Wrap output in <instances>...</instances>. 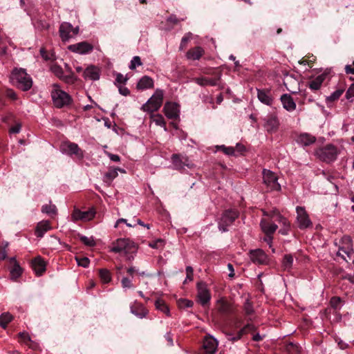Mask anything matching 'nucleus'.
<instances>
[{"label": "nucleus", "mask_w": 354, "mask_h": 354, "mask_svg": "<svg viewBox=\"0 0 354 354\" xmlns=\"http://www.w3.org/2000/svg\"><path fill=\"white\" fill-rule=\"evenodd\" d=\"M10 78L13 84L22 91H28L32 86L31 77L23 68L14 69Z\"/></svg>", "instance_id": "f257e3e1"}, {"label": "nucleus", "mask_w": 354, "mask_h": 354, "mask_svg": "<svg viewBox=\"0 0 354 354\" xmlns=\"http://www.w3.org/2000/svg\"><path fill=\"white\" fill-rule=\"evenodd\" d=\"M339 153V150L332 144L319 148L315 151V155L320 160L328 163L335 161Z\"/></svg>", "instance_id": "f03ea898"}, {"label": "nucleus", "mask_w": 354, "mask_h": 354, "mask_svg": "<svg viewBox=\"0 0 354 354\" xmlns=\"http://www.w3.org/2000/svg\"><path fill=\"white\" fill-rule=\"evenodd\" d=\"M164 93L161 89H156L153 95L145 103L141 109L143 111L153 113L157 111L163 102Z\"/></svg>", "instance_id": "7ed1b4c3"}, {"label": "nucleus", "mask_w": 354, "mask_h": 354, "mask_svg": "<svg viewBox=\"0 0 354 354\" xmlns=\"http://www.w3.org/2000/svg\"><path fill=\"white\" fill-rule=\"evenodd\" d=\"M136 251V243L129 239H118L112 246V252L122 253L125 255L135 253Z\"/></svg>", "instance_id": "20e7f679"}, {"label": "nucleus", "mask_w": 354, "mask_h": 354, "mask_svg": "<svg viewBox=\"0 0 354 354\" xmlns=\"http://www.w3.org/2000/svg\"><path fill=\"white\" fill-rule=\"evenodd\" d=\"M51 96L55 106L57 108L69 104L71 100L70 95L61 90L57 84L53 85Z\"/></svg>", "instance_id": "39448f33"}, {"label": "nucleus", "mask_w": 354, "mask_h": 354, "mask_svg": "<svg viewBox=\"0 0 354 354\" xmlns=\"http://www.w3.org/2000/svg\"><path fill=\"white\" fill-rule=\"evenodd\" d=\"M353 253V241L350 236H344L340 241V245L337 252V257L348 261L347 257L351 259V255Z\"/></svg>", "instance_id": "423d86ee"}, {"label": "nucleus", "mask_w": 354, "mask_h": 354, "mask_svg": "<svg viewBox=\"0 0 354 354\" xmlns=\"http://www.w3.org/2000/svg\"><path fill=\"white\" fill-rule=\"evenodd\" d=\"M238 216L239 212L235 209H227L225 211L218 221L219 230L222 232H227L228 227L234 223Z\"/></svg>", "instance_id": "0eeeda50"}, {"label": "nucleus", "mask_w": 354, "mask_h": 354, "mask_svg": "<svg viewBox=\"0 0 354 354\" xmlns=\"http://www.w3.org/2000/svg\"><path fill=\"white\" fill-rule=\"evenodd\" d=\"M74 24L75 26L72 24H61L59 32L62 41L66 42L79 33V26Z\"/></svg>", "instance_id": "6e6552de"}, {"label": "nucleus", "mask_w": 354, "mask_h": 354, "mask_svg": "<svg viewBox=\"0 0 354 354\" xmlns=\"http://www.w3.org/2000/svg\"><path fill=\"white\" fill-rule=\"evenodd\" d=\"M196 289L198 302L203 306L208 304L211 299V293L207 283L203 281L198 282Z\"/></svg>", "instance_id": "1a4fd4ad"}, {"label": "nucleus", "mask_w": 354, "mask_h": 354, "mask_svg": "<svg viewBox=\"0 0 354 354\" xmlns=\"http://www.w3.org/2000/svg\"><path fill=\"white\" fill-rule=\"evenodd\" d=\"M95 215V211L93 208H91L86 211H82L78 208H74L71 214V221L73 222H87L92 220Z\"/></svg>", "instance_id": "9d476101"}, {"label": "nucleus", "mask_w": 354, "mask_h": 354, "mask_svg": "<svg viewBox=\"0 0 354 354\" xmlns=\"http://www.w3.org/2000/svg\"><path fill=\"white\" fill-rule=\"evenodd\" d=\"M297 221L298 227L300 229H306L313 225V223L304 207L297 206L296 207Z\"/></svg>", "instance_id": "9b49d317"}, {"label": "nucleus", "mask_w": 354, "mask_h": 354, "mask_svg": "<svg viewBox=\"0 0 354 354\" xmlns=\"http://www.w3.org/2000/svg\"><path fill=\"white\" fill-rule=\"evenodd\" d=\"M263 178L264 183L271 189L279 191L281 186L277 182V177L275 174L270 170L263 171Z\"/></svg>", "instance_id": "f8f14e48"}, {"label": "nucleus", "mask_w": 354, "mask_h": 354, "mask_svg": "<svg viewBox=\"0 0 354 354\" xmlns=\"http://www.w3.org/2000/svg\"><path fill=\"white\" fill-rule=\"evenodd\" d=\"M263 120L264 121L263 127L268 133H274L278 130L279 121L275 114H268Z\"/></svg>", "instance_id": "ddd939ff"}, {"label": "nucleus", "mask_w": 354, "mask_h": 354, "mask_svg": "<svg viewBox=\"0 0 354 354\" xmlns=\"http://www.w3.org/2000/svg\"><path fill=\"white\" fill-rule=\"evenodd\" d=\"M68 49L73 53L85 55L91 53L93 50V46L87 41H82L70 45Z\"/></svg>", "instance_id": "4468645a"}, {"label": "nucleus", "mask_w": 354, "mask_h": 354, "mask_svg": "<svg viewBox=\"0 0 354 354\" xmlns=\"http://www.w3.org/2000/svg\"><path fill=\"white\" fill-rule=\"evenodd\" d=\"M216 308L218 311L223 315H230L234 313L233 305L224 299L218 300Z\"/></svg>", "instance_id": "2eb2a0df"}, {"label": "nucleus", "mask_w": 354, "mask_h": 354, "mask_svg": "<svg viewBox=\"0 0 354 354\" xmlns=\"http://www.w3.org/2000/svg\"><path fill=\"white\" fill-rule=\"evenodd\" d=\"M250 258L256 264H266L268 262L267 254L261 249L251 250L250 252Z\"/></svg>", "instance_id": "dca6fc26"}, {"label": "nucleus", "mask_w": 354, "mask_h": 354, "mask_svg": "<svg viewBox=\"0 0 354 354\" xmlns=\"http://www.w3.org/2000/svg\"><path fill=\"white\" fill-rule=\"evenodd\" d=\"M218 347V342L212 337H205L203 341V354H214Z\"/></svg>", "instance_id": "f3484780"}, {"label": "nucleus", "mask_w": 354, "mask_h": 354, "mask_svg": "<svg viewBox=\"0 0 354 354\" xmlns=\"http://www.w3.org/2000/svg\"><path fill=\"white\" fill-rule=\"evenodd\" d=\"M171 160L176 169H182L185 166L188 167H192V165L190 164L188 158L186 156H181L180 154H173L171 156Z\"/></svg>", "instance_id": "a211bd4d"}, {"label": "nucleus", "mask_w": 354, "mask_h": 354, "mask_svg": "<svg viewBox=\"0 0 354 354\" xmlns=\"http://www.w3.org/2000/svg\"><path fill=\"white\" fill-rule=\"evenodd\" d=\"M83 76L86 80H97L100 77V70L95 66L90 65L84 71Z\"/></svg>", "instance_id": "6ab92c4d"}, {"label": "nucleus", "mask_w": 354, "mask_h": 354, "mask_svg": "<svg viewBox=\"0 0 354 354\" xmlns=\"http://www.w3.org/2000/svg\"><path fill=\"white\" fill-rule=\"evenodd\" d=\"M163 111L169 119H176L178 117V106L174 102H166L165 104Z\"/></svg>", "instance_id": "aec40b11"}, {"label": "nucleus", "mask_w": 354, "mask_h": 354, "mask_svg": "<svg viewBox=\"0 0 354 354\" xmlns=\"http://www.w3.org/2000/svg\"><path fill=\"white\" fill-rule=\"evenodd\" d=\"M258 100L263 104L271 106L274 98L271 95L270 89L257 88Z\"/></svg>", "instance_id": "412c9836"}, {"label": "nucleus", "mask_w": 354, "mask_h": 354, "mask_svg": "<svg viewBox=\"0 0 354 354\" xmlns=\"http://www.w3.org/2000/svg\"><path fill=\"white\" fill-rule=\"evenodd\" d=\"M221 73H219L214 78H209L206 77H198L194 79V82L201 86H214L218 85V81L221 79Z\"/></svg>", "instance_id": "4be33fe9"}, {"label": "nucleus", "mask_w": 354, "mask_h": 354, "mask_svg": "<svg viewBox=\"0 0 354 354\" xmlns=\"http://www.w3.org/2000/svg\"><path fill=\"white\" fill-rule=\"evenodd\" d=\"M261 227L263 232L268 236L267 241H271L272 237L270 235L274 233L277 229V225L273 223H270L265 219H262L260 223Z\"/></svg>", "instance_id": "5701e85b"}, {"label": "nucleus", "mask_w": 354, "mask_h": 354, "mask_svg": "<svg viewBox=\"0 0 354 354\" xmlns=\"http://www.w3.org/2000/svg\"><path fill=\"white\" fill-rule=\"evenodd\" d=\"M62 149L70 155L75 154L78 158L83 157V153L78 145L73 142H67L62 146Z\"/></svg>", "instance_id": "b1692460"}, {"label": "nucleus", "mask_w": 354, "mask_h": 354, "mask_svg": "<svg viewBox=\"0 0 354 354\" xmlns=\"http://www.w3.org/2000/svg\"><path fill=\"white\" fill-rule=\"evenodd\" d=\"M281 101L283 104V107L288 111H293L296 109V103L290 95H282L281 96Z\"/></svg>", "instance_id": "393cba45"}, {"label": "nucleus", "mask_w": 354, "mask_h": 354, "mask_svg": "<svg viewBox=\"0 0 354 354\" xmlns=\"http://www.w3.org/2000/svg\"><path fill=\"white\" fill-rule=\"evenodd\" d=\"M255 329L256 328L254 324H248L238 332L236 336H233L232 334H227V339L232 342L236 341L241 339L244 334L250 331H254Z\"/></svg>", "instance_id": "a878e982"}, {"label": "nucleus", "mask_w": 354, "mask_h": 354, "mask_svg": "<svg viewBox=\"0 0 354 354\" xmlns=\"http://www.w3.org/2000/svg\"><path fill=\"white\" fill-rule=\"evenodd\" d=\"M131 312L139 318L145 317L148 314V310L144 307V306L138 302H134L131 306Z\"/></svg>", "instance_id": "bb28decb"}, {"label": "nucleus", "mask_w": 354, "mask_h": 354, "mask_svg": "<svg viewBox=\"0 0 354 354\" xmlns=\"http://www.w3.org/2000/svg\"><path fill=\"white\" fill-rule=\"evenodd\" d=\"M205 53L203 48L196 46L189 49L187 53L186 57L188 59L198 60Z\"/></svg>", "instance_id": "cd10ccee"}, {"label": "nucleus", "mask_w": 354, "mask_h": 354, "mask_svg": "<svg viewBox=\"0 0 354 354\" xmlns=\"http://www.w3.org/2000/svg\"><path fill=\"white\" fill-rule=\"evenodd\" d=\"M32 267L37 275H41L46 270V263L39 257L32 261Z\"/></svg>", "instance_id": "c85d7f7f"}, {"label": "nucleus", "mask_w": 354, "mask_h": 354, "mask_svg": "<svg viewBox=\"0 0 354 354\" xmlns=\"http://www.w3.org/2000/svg\"><path fill=\"white\" fill-rule=\"evenodd\" d=\"M50 230H51L50 222L48 221H41L37 225L35 234L37 237L41 238Z\"/></svg>", "instance_id": "c756f323"}, {"label": "nucleus", "mask_w": 354, "mask_h": 354, "mask_svg": "<svg viewBox=\"0 0 354 354\" xmlns=\"http://www.w3.org/2000/svg\"><path fill=\"white\" fill-rule=\"evenodd\" d=\"M153 87V80L147 75L143 76L138 82L136 88L138 90H145Z\"/></svg>", "instance_id": "7c9ffc66"}, {"label": "nucleus", "mask_w": 354, "mask_h": 354, "mask_svg": "<svg viewBox=\"0 0 354 354\" xmlns=\"http://www.w3.org/2000/svg\"><path fill=\"white\" fill-rule=\"evenodd\" d=\"M297 142L304 146L310 145L316 141V138L309 133H301L297 140Z\"/></svg>", "instance_id": "2f4dec72"}, {"label": "nucleus", "mask_w": 354, "mask_h": 354, "mask_svg": "<svg viewBox=\"0 0 354 354\" xmlns=\"http://www.w3.org/2000/svg\"><path fill=\"white\" fill-rule=\"evenodd\" d=\"M326 77V75L324 73H322L318 76H317L314 80H311L309 84V88L311 90L317 91L319 90L325 80Z\"/></svg>", "instance_id": "473e14b6"}, {"label": "nucleus", "mask_w": 354, "mask_h": 354, "mask_svg": "<svg viewBox=\"0 0 354 354\" xmlns=\"http://www.w3.org/2000/svg\"><path fill=\"white\" fill-rule=\"evenodd\" d=\"M10 261L13 264L12 268L10 270V275L12 279H15L21 276L22 273V269L19 266V263L17 262L15 257H12L10 259Z\"/></svg>", "instance_id": "72a5a7b5"}, {"label": "nucleus", "mask_w": 354, "mask_h": 354, "mask_svg": "<svg viewBox=\"0 0 354 354\" xmlns=\"http://www.w3.org/2000/svg\"><path fill=\"white\" fill-rule=\"evenodd\" d=\"M99 277L102 283L106 284L111 281V273L105 268L99 270Z\"/></svg>", "instance_id": "f704fd0d"}, {"label": "nucleus", "mask_w": 354, "mask_h": 354, "mask_svg": "<svg viewBox=\"0 0 354 354\" xmlns=\"http://www.w3.org/2000/svg\"><path fill=\"white\" fill-rule=\"evenodd\" d=\"M13 317L9 313H3L0 315V326L6 328L7 325L12 320Z\"/></svg>", "instance_id": "c9c22d12"}, {"label": "nucleus", "mask_w": 354, "mask_h": 354, "mask_svg": "<svg viewBox=\"0 0 354 354\" xmlns=\"http://www.w3.org/2000/svg\"><path fill=\"white\" fill-rule=\"evenodd\" d=\"M41 212L50 216H55L57 214V207L52 204L45 205L42 206Z\"/></svg>", "instance_id": "e433bc0d"}, {"label": "nucleus", "mask_w": 354, "mask_h": 354, "mask_svg": "<svg viewBox=\"0 0 354 354\" xmlns=\"http://www.w3.org/2000/svg\"><path fill=\"white\" fill-rule=\"evenodd\" d=\"M293 263V257L292 254H286L283 257V261H282V266L284 270H289Z\"/></svg>", "instance_id": "4c0bfd02"}, {"label": "nucleus", "mask_w": 354, "mask_h": 354, "mask_svg": "<svg viewBox=\"0 0 354 354\" xmlns=\"http://www.w3.org/2000/svg\"><path fill=\"white\" fill-rule=\"evenodd\" d=\"M151 118L152 119L153 122L156 123V125L165 128V129H166V122L162 115H151Z\"/></svg>", "instance_id": "58836bf2"}, {"label": "nucleus", "mask_w": 354, "mask_h": 354, "mask_svg": "<svg viewBox=\"0 0 354 354\" xmlns=\"http://www.w3.org/2000/svg\"><path fill=\"white\" fill-rule=\"evenodd\" d=\"M155 306L157 309L162 311L165 313L167 315H169V310L168 306L166 305L165 301L161 299H158L156 301Z\"/></svg>", "instance_id": "ea45409f"}, {"label": "nucleus", "mask_w": 354, "mask_h": 354, "mask_svg": "<svg viewBox=\"0 0 354 354\" xmlns=\"http://www.w3.org/2000/svg\"><path fill=\"white\" fill-rule=\"evenodd\" d=\"M286 351L288 354H300L301 350L298 345L289 343L286 345Z\"/></svg>", "instance_id": "a19ab883"}, {"label": "nucleus", "mask_w": 354, "mask_h": 354, "mask_svg": "<svg viewBox=\"0 0 354 354\" xmlns=\"http://www.w3.org/2000/svg\"><path fill=\"white\" fill-rule=\"evenodd\" d=\"M80 241L86 245L93 247L95 245V241L93 237H87L86 236L80 235Z\"/></svg>", "instance_id": "79ce46f5"}, {"label": "nucleus", "mask_w": 354, "mask_h": 354, "mask_svg": "<svg viewBox=\"0 0 354 354\" xmlns=\"http://www.w3.org/2000/svg\"><path fill=\"white\" fill-rule=\"evenodd\" d=\"M194 302L187 299H180L178 300V305L180 308H190L193 306Z\"/></svg>", "instance_id": "37998d69"}, {"label": "nucleus", "mask_w": 354, "mask_h": 354, "mask_svg": "<svg viewBox=\"0 0 354 354\" xmlns=\"http://www.w3.org/2000/svg\"><path fill=\"white\" fill-rule=\"evenodd\" d=\"M218 149H221L226 155L236 156L235 153V149L232 147H225V145H221L218 147Z\"/></svg>", "instance_id": "c03bdc74"}, {"label": "nucleus", "mask_w": 354, "mask_h": 354, "mask_svg": "<svg viewBox=\"0 0 354 354\" xmlns=\"http://www.w3.org/2000/svg\"><path fill=\"white\" fill-rule=\"evenodd\" d=\"M51 71L59 79L63 77L64 71L61 66L57 64H53L50 67Z\"/></svg>", "instance_id": "a18cd8bd"}, {"label": "nucleus", "mask_w": 354, "mask_h": 354, "mask_svg": "<svg viewBox=\"0 0 354 354\" xmlns=\"http://www.w3.org/2000/svg\"><path fill=\"white\" fill-rule=\"evenodd\" d=\"M243 309H244L245 313L247 315H252L254 313L252 304L250 301L249 299L245 300L244 305H243Z\"/></svg>", "instance_id": "49530a36"}, {"label": "nucleus", "mask_w": 354, "mask_h": 354, "mask_svg": "<svg viewBox=\"0 0 354 354\" xmlns=\"http://www.w3.org/2000/svg\"><path fill=\"white\" fill-rule=\"evenodd\" d=\"M142 64L140 57L139 56H134L131 61L129 68L131 70H134L136 66H141Z\"/></svg>", "instance_id": "de8ad7c7"}, {"label": "nucleus", "mask_w": 354, "mask_h": 354, "mask_svg": "<svg viewBox=\"0 0 354 354\" xmlns=\"http://www.w3.org/2000/svg\"><path fill=\"white\" fill-rule=\"evenodd\" d=\"M75 260H76L78 266H82L83 268H87L90 263L89 259L87 257H76Z\"/></svg>", "instance_id": "09e8293b"}, {"label": "nucleus", "mask_w": 354, "mask_h": 354, "mask_svg": "<svg viewBox=\"0 0 354 354\" xmlns=\"http://www.w3.org/2000/svg\"><path fill=\"white\" fill-rule=\"evenodd\" d=\"M342 303V299L338 297H333L331 298L330 301V304L332 308L335 309H339L340 308V304Z\"/></svg>", "instance_id": "8fccbe9b"}, {"label": "nucleus", "mask_w": 354, "mask_h": 354, "mask_svg": "<svg viewBox=\"0 0 354 354\" xmlns=\"http://www.w3.org/2000/svg\"><path fill=\"white\" fill-rule=\"evenodd\" d=\"M128 80V78L127 77H124L123 75L120 73H118L116 76L115 82L114 83L116 86L121 85V84H125L127 81Z\"/></svg>", "instance_id": "3c124183"}, {"label": "nucleus", "mask_w": 354, "mask_h": 354, "mask_svg": "<svg viewBox=\"0 0 354 354\" xmlns=\"http://www.w3.org/2000/svg\"><path fill=\"white\" fill-rule=\"evenodd\" d=\"M343 93V90L338 89L334 91L328 97V99L330 101H335L337 100Z\"/></svg>", "instance_id": "603ef678"}, {"label": "nucleus", "mask_w": 354, "mask_h": 354, "mask_svg": "<svg viewBox=\"0 0 354 354\" xmlns=\"http://www.w3.org/2000/svg\"><path fill=\"white\" fill-rule=\"evenodd\" d=\"M118 88L119 93L124 95L127 96L129 95L130 91L127 87L125 86V84H120L117 86Z\"/></svg>", "instance_id": "864d4df0"}, {"label": "nucleus", "mask_w": 354, "mask_h": 354, "mask_svg": "<svg viewBox=\"0 0 354 354\" xmlns=\"http://www.w3.org/2000/svg\"><path fill=\"white\" fill-rule=\"evenodd\" d=\"M346 97L348 100H351V101L354 98V83L352 84L350 86V87L348 88V89L347 90L346 93Z\"/></svg>", "instance_id": "5fc2aeb1"}, {"label": "nucleus", "mask_w": 354, "mask_h": 354, "mask_svg": "<svg viewBox=\"0 0 354 354\" xmlns=\"http://www.w3.org/2000/svg\"><path fill=\"white\" fill-rule=\"evenodd\" d=\"M19 337L21 341L25 344H28V342H30V337L28 333L21 332L19 333Z\"/></svg>", "instance_id": "6e6d98bb"}, {"label": "nucleus", "mask_w": 354, "mask_h": 354, "mask_svg": "<svg viewBox=\"0 0 354 354\" xmlns=\"http://www.w3.org/2000/svg\"><path fill=\"white\" fill-rule=\"evenodd\" d=\"M8 243H6L4 246L0 248V261L4 260L7 257L6 248Z\"/></svg>", "instance_id": "4d7b16f0"}, {"label": "nucleus", "mask_w": 354, "mask_h": 354, "mask_svg": "<svg viewBox=\"0 0 354 354\" xmlns=\"http://www.w3.org/2000/svg\"><path fill=\"white\" fill-rule=\"evenodd\" d=\"M193 272H194V270H193L192 267L187 266V268H186L187 277H186V279L184 283H185L187 280H189V281L193 280Z\"/></svg>", "instance_id": "13d9d810"}, {"label": "nucleus", "mask_w": 354, "mask_h": 354, "mask_svg": "<svg viewBox=\"0 0 354 354\" xmlns=\"http://www.w3.org/2000/svg\"><path fill=\"white\" fill-rule=\"evenodd\" d=\"M40 54L45 60H50L53 59V55H48L44 48H41Z\"/></svg>", "instance_id": "bf43d9fd"}, {"label": "nucleus", "mask_w": 354, "mask_h": 354, "mask_svg": "<svg viewBox=\"0 0 354 354\" xmlns=\"http://www.w3.org/2000/svg\"><path fill=\"white\" fill-rule=\"evenodd\" d=\"M277 221L279 223H282L287 228L289 227V223H288V220L285 217L281 216L280 214H277Z\"/></svg>", "instance_id": "052dcab7"}, {"label": "nucleus", "mask_w": 354, "mask_h": 354, "mask_svg": "<svg viewBox=\"0 0 354 354\" xmlns=\"http://www.w3.org/2000/svg\"><path fill=\"white\" fill-rule=\"evenodd\" d=\"M6 95L12 100H15L17 98L16 93L12 89H7L6 91Z\"/></svg>", "instance_id": "680f3d73"}, {"label": "nucleus", "mask_w": 354, "mask_h": 354, "mask_svg": "<svg viewBox=\"0 0 354 354\" xmlns=\"http://www.w3.org/2000/svg\"><path fill=\"white\" fill-rule=\"evenodd\" d=\"M61 80H62L63 81H64L65 82H66L68 84H73L75 81V78L73 75H63V77L61 78Z\"/></svg>", "instance_id": "e2e57ef3"}, {"label": "nucleus", "mask_w": 354, "mask_h": 354, "mask_svg": "<svg viewBox=\"0 0 354 354\" xmlns=\"http://www.w3.org/2000/svg\"><path fill=\"white\" fill-rule=\"evenodd\" d=\"M118 171H120L122 174H126V171L124 169L121 168H112V179L115 178L118 176Z\"/></svg>", "instance_id": "0e129e2a"}, {"label": "nucleus", "mask_w": 354, "mask_h": 354, "mask_svg": "<svg viewBox=\"0 0 354 354\" xmlns=\"http://www.w3.org/2000/svg\"><path fill=\"white\" fill-rule=\"evenodd\" d=\"M122 284L124 288H131L132 287L131 281L127 277H124L122 279Z\"/></svg>", "instance_id": "69168bd1"}, {"label": "nucleus", "mask_w": 354, "mask_h": 354, "mask_svg": "<svg viewBox=\"0 0 354 354\" xmlns=\"http://www.w3.org/2000/svg\"><path fill=\"white\" fill-rule=\"evenodd\" d=\"M21 130V124H17L15 126L12 127L10 129V133H18Z\"/></svg>", "instance_id": "338daca9"}, {"label": "nucleus", "mask_w": 354, "mask_h": 354, "mask_svg": "<svg viewBox=\"0 0 354 354\" xmlns=\"http://www.w3.org/2000/svg\"><path fill=\"white\" fill-rule=\"evenodd\" d=\"M189 40V37H187V36L183 37L182 38V39H181V43H180V49H183L186 46V44H187V43L188 42Z\"/></svg>", "instance_id": "774afa93"}]
</instances>
